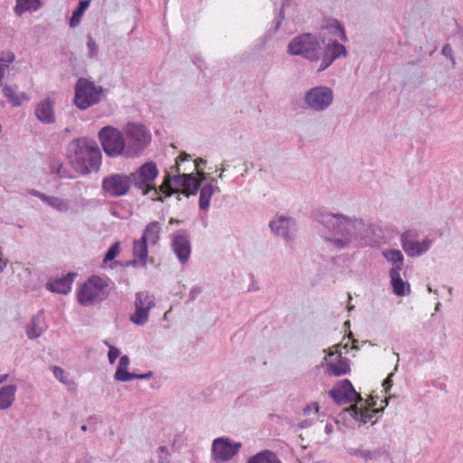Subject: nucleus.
I'll use <instances>...</instances> for the list:
<instances>
[{"label": "nucleus", "mask_w": 463, "mask_h": 463, "mask_svg": "<svg viewBox=\"0 0 463 463\" xmlns=\"http://www.w3.org/2000/svg\"><path fill=\"white\" fill-rule=\"evenodd\" d=\"M129 175L134 187L140 190L144 195L153 192L151 196L153 200L163 201L159 196L160 194H163L165 197L177 194V199L181 200L180 194L188 197L191 194H196L198 192L199 184L195 182L192 175L185 174L174 176L166 174L162 184L156 187L154 181L158 175V169L154 162L143 164Z\"/></svg>", "instance_id": "nucleus-1"}, {"label": "nucleus", "mask_w": 463, "mask_h": 463, "mask_svg": "<svg viewBox=\"0 0 463 463\" xmlns=\"http://www.w3.org/2000/svg\"><path fill=\"white\" fill-rule=\"evenodd\" d=\"M317 220L335 236L328 241L339 250L347 248L354 240H364L368 230L373 231V227L362 219L341 213H320Z\"/></svg>", "instance_id": "nucleus-2"}, {"label": "nucleus", "mask_w": 463, "mask_h": 463, "mask_svg": "<svg viewBox=\"0 0 463 463\" xmlns=\"http://www.w3.org/2000/svg\"><path fill=\"white\" fill-rule=\"evenodd\" d=\"M67 156L73 169L80 175L98 172L101 164V152L93 140L73 139L68 146Z\"/></svg>", "instance_id": "nucleus-3"}, {"label": "nucleus", "mask_w": 463, "mask_h": 463, "mask_svg": "<svg viewBox=\"0 0 463 463\" xmlns=\"http://www.w3.org/2000/svg\"><path fill=\"white\" fill-rule=\"evenodd\" d=\"M151 142V134L142 124L128 122L124 127V158L140 156Z\"/></svg>", "instance_id": "nucleus-4"}, {"label": "nucleus", "mask_w": 463, "mask_h": 463, "mask_svg": "<svg viewBox=\"0 0 463 463\" xmlns=\"http://www.w3.org/2000/svg\"><path fill=\"white\" fill-rule=\"evenodd\" d=\"M109 295L108 279L99 276H92L80 288L78 301L82 306H91L105 300Z\"/></svg>", "instance_id": "nucleus-5"}, {"label": "nucleus", "mask_w": 463, "mask_h": 463, "mask_svg": "<svg viewBox=\"0 0 463 463\" xmlns=\"http://www.w3.org/2000/svg\"><path fill=\"white\" fill-rule=\"evenodd\" d=\"M288 52L299 55L310 61L320 60L321 45L316 35L302 33L294 37L288 45Z\"/></svg>", "instance_id": "nucleus-6"}, {"label": "nucleus", "mask_w": 463, "mask_h": 463, "mask_svg": "<svg viewBox=\"0 0 463 463\" xmlns=\"http://www.w3.org/2000/svg\"><path fill=\"white\" fill-rule=\"evenodd\" d=\"M99 141L106 156L111 158L124 157V129L105 126L98 133Z\"/></svg>", "instance_id": "nucleus-7"}, {"label": "nucleus", "mask_w": 463, "mask_h": 463, "mask_svg": "<svg viewBox=\"0 0 463 463\" xmlns=\"http://www.w3.org/2000/svg\"><path fill=\"white\" fill-rule=\"evenodd\" d=\"M103 91L101 86L95 85L88 79L80 78L75 84L74 104L81 110L87 109L100 101Z\"/></svg>", "instance_id": "nucleus-8"}, {"label": "nucleus", "mask_w": 463, "mask_h": 463, "mask_svg": "<svg viewBox=\"0 0 463 463\" xmlns=\"http://www.w3.org/2000/svg\"><path fill=\"white\" fill-rule=\"evenodd\" d=\"M334 92L327 86H317L308 90L304 96V102L307 108L321 112L327 109L333 103Z\"/></svg>", "instance_id": "nucleus-9"}, {"label": "nucleus", "mask_w": 463, "mask_h": 463, "mask_svg": "<svg viewBox=\"0 0 463 463\" xmlns=\"http://www.w3.org/2000/svg\"><path fill=\"white\" fill-rule=\"evenodd\" d=\"M329 396L337 404H346L350 402H360L363 398L358 393L348 379L338 381L335 385L329 391Z\"/></svg>", "instance_id": "nucleus-10"}, {"label": "nucleus", "mask_w": 463, "mask_h": 463, "mask_svg": "<svg viewBox=\"0 0 463 463\" xmlns=\"http://www.w3.org/2000/svg\"><path fill=\"white\" fill-rule=\"evenodd\" d=\"M241 447L240 442H232L224 437L217 438L212 444L213 459L216 462L228 461L239 452Z\"/></svg>", "instance_id": "nucleus-11"}, {"label": "nucleus", "mask_w": 463, "mask_h": 463, "mask_svg": "<svg viewBox=\"0 0 463 463\" xmlns=\"http://www.w3.org/2000/svg\"><path fill=\"white\" fill-rule=\"evenodd\" d=\"M129 175L112 174L102 180V188L114 197L125 195L132 184Z\"/></svg>", "instance_id": "nucleus-12"}, {"label": "nucleus", "mask_w": 463, "mask_h": 463, "mask_svg": "<svg viewBox=\"0 0 463 463\" xmlns=\"http://www.w3.org/2000/svg\"><path fill=\"white\" fill-rule=\"evenodd\" d=\"M171 249L178 261L182 265L185 264L189 260L192 251L189 232L185 230H180L173 233Z\"/></svg>", "instance_id": "nucleus-13"}, {"label": "nucleus", "mask_w": 463, "mask_h": 463, "mask_svg": "<svg viewBox=\"0 0 463 463\" xmlns=\"http://www.w3.org/2000/svg\"><path fill=\"white\" fill-rule=\"evenodd\" d=\"M135 313L130 321L136 325L143 326L148 320V312L155 307L154 298L147 292H137L135 297Z\"/></svg>", "instance_id": "nucleus-14"}, {"label": "nucleus", "mask_w": 463, "mask_h": 463, "mask_svg": "<svg viewBox=\"0 0 463 463\" xmlns=\"http://www.w3.org/2000/svg\"><path fill=\"white\" fill-rule=\"evenodd\" d=\"M411 232H404L401 237L403 250L410 257H418L426 253L432 245V240L425 238L422 241L411 240Z\"/></svg>", "instance_id": "nucleus-15"}, {"label": "nucleus", "mask_w": 463, "mask_h": 463, "mask_svg": "<svg viewBox=\"0 0 463 463\" xmlns=\"http://www.w3.org/2000/svg\"><path fill=\"white\" fill-rule=\"evenodd\" d=\"M269 226L274 234L280 236L287 241H291L295 237L297 231L295 220L284 216L271 221Z\"/></svg>", "instance_id": "nucleus-16"}, {"label": "nucleus", "mask_w": 463, "mask_h": 463, "mask_svg": "<svg viewBox=\"0 0 463 463\" xmlns=\"http://www.w3.org/2000/svg\"><path fill=\"white\" fill-rule=\"evenodd\" d=\"M345 55L346 50L343 44L336 41L328 43L324 49L321 48L320 59L322 61L319 67L317 68V71L320 72L325 71L333 63L335 59L341 56L345 57Z\"/></svg>", "instance_id": "nucleus-17"}, {"label": "nucleus", "mask_w": 463, "mask_h": 463, "mask_svg": "<svg viewBox=\"0 0 463 463\" xmlns=\"http://www.w3.org/2000/svg\"><path fill=\"white\" fill-rule=\"evenodd\" d=\"M54 106L55 100L51 97L37 103L34 109L36 118L43 124H53L55 122Z\"/></svg>", "instance_id": "nucleus-18"}, {"label": "nucleus", "mask_w": 463, "mask_h": 463, "mask_svg": "<svg viewBox=\"0 0 463 463\" xmlns=\"http://www.w3.org/2000/svg\"><path fill=\"white\" fill-rule=\"evenodd\" d=\"M335 354H337L336 362H334L333 360L327 361L328 373L334 376H341L347 374L350 372L349 360L346 357H343L341 354H338L337 350L335 352L329 351L328 356L332 357Z\"/></svg>", "instance_id": "nucleus-19"}, {"label": "nucleus", "mask_w": 463, "mask_h": 463, "mask_svg": "<svg viewBox=\"0 0 463 463\" xmlns=\"http://www.w3.org/2000/svg\"><path fill=\"white\" fill-rule=\"evenodd\" d=\"M47 329L43 311H39L33 317L31 322L26 326V335L30 339L41 336Z\"/></svg>", "instance_id": "nucleus-20"}, {"label": "nucleus", "mask_w": 463, "mask_h": 463, "mask_svg": "<svg viewBox=\"0 0 463 463\" xmlns=\"http://www.w3.org/2000/svg\"><path fill=\"white\" fill-rule=\"evenodd\" d=\"M73 276V274L69 273L62 278L56 279L52 281H48L46 283V288L52 292L67 294L71 289Z\"/></svg>", "instance_id": "nucleus-21"}, {"label": "nucleus", "mask_w": 463, "mask_h": 463, "mask_svg": "<svg viewBox=\"0 0 463 463\" xmlns=\"http://www.w3.org/2000/svg\"><path fill=\"white\" fill-rule=\"evenodd\" d=\"M147 242L143 239H139L134 241L133 244V254L135 260L128 262L129 265L145 267L147 259Z\"/></svg>", "instance_id": "nucleus-22"}, {"label": "nucleus", "mask_w": 463, "mask_h": 463, "mask_svg": "<svg viewBox=\"0 0 463 463\" xmlns=\"http://www.w3.org/2000/svg\"><path fill=\"white\" fill-rule=\"evenodd\" d=\"M18 86H11L5 84L3 86V95L7 99L13 107H19L23 101L29 100V96L25 92H17Z\"/></svg>", "instance_id": "nucleus-23"}, {"label": "nucleus", "mask_w": 463, "mask_h": 463, "mask_svg": "<svg viewBox=\"0 0 463 463\" xmlns=\"http://www.w3.org/2000/svg\"><path fill=\"white\" fill-rule=\"evenodd\" d=\"M401 271L396 270H389V275L391 278V284L392 287V292L396 296H406L409 295L411 292L410 289V284L408 282H405L401 275Z\"/></svg>", "instance_id": "nucleus-24"}, {"label": "nucleus", "mask_w": 463, "mask_h": 463, "mask_svg": "<svg viewBox=\"0 0 463 463\" xmlns=\"http://www.w3.org/2000/svg\"><path fill=\"white\" fill-rule=\"evenodd\" d=\"M161 231L162 227L159 222L153 221L144 229L141 239L150 245H156L160 240Z\"/></svg>", "instance_id": "nucleus-25"}, {"label": "nucleus", "mask_w": 463, "mask_h": 463, "mask_svg": "<svg viewBox=\"0 0 463 463\" xmlns=\"http://www.w3.org/2000/svg\"><path fill=\"white\" fill-rule=\"evenodd\" d=\"M346 411L356 420H360L363 423H366L369 420H371L373 417L380 411V410L375 409L370 411L368 408H358L357 405L355 404L348 407L346 409Z\"/></svg>", "instance_id": "nucleus-26"}, {"label": "nucleus", "mask_w": 463, "mask_h": 463, "mask_svg": "<svg viewBox=\"0 0 463 463\" xmlns=\"http://www.w3.org/2000/svg\"><path fill=\"white\" fill-rule=\"evenodd\" d=\"M17 386L14 384H9L0 389V410H5L12 406Z\"/></svg>", "instance_id": "nucleus-27"}, {"label": "nucleus", "mask_w": 463, "mask_h": 463, "mask_svg": "<svg viewBox=\"0 0 463 463\" xmlns=\"http://www.w3.org/2000/svg\"><path fill=\"white\" fill-rule=\"evenodd\" d=\"M214 192H220V188L218 186H213L212 184H204L201 187L199 208L202 211H207L209 209L211 198Z\"/></svg>", "instance_id": "nucleus-28"}, {"label": "nucleus", "mask_w": 463, "mask_h": 463, "mask_svg": "<svg viewBox=\"0 0 463 463\" xmlns=\"http://www.w3.org/2000/svg\"><path fill=\"white\" fill-rule=\"evenodd\" d=\"M383 255L387 261L392 264V268L390 270L401 271L403 268L404 258L401 250H389L383 251Z\"/></svg>", "instance_id": "nucleus-29"}, {"label": "nucleus", "mask_w": 463, "mask_h": 463, "mask_svg": "<svg viewBox=\"0 0 463 463\" xmlns=\"http://www.w3.org/2000/svg\"><path fill=\"white\" fill-rule=\"evenodd\" d=\"M350 454L358 458H362L366 461L371 459H377L383 455L389 458V453L383 449H376L374 450H363L358 449H350Z\"/></svg>", "instance_id": "nucleus-30"}, {"label": "nucleus", "mask_w": 463, "mask_h": 463, "mask_svg": "<svg viewBox=\"0 0 463 463\" xmlns=\"http://www.w3.org/2000/svg\"><path fill=\"white\" fill-rule=\"evenodd\" d=\"M247 463H281L278 456L269 450H265L251 457Z\"/></svg>", "instance_id": "nucleus-31"}, {"label": "nucleus", "mask_w": 463, "mask_h": 463, "mask_svg": "<svg viewBox=\"0 0 463 463\" xmlns=\"http://www.w3.org/2000/svg\"><path fill=\"white\" fill-rule=\"evenodd\" d=\"M90 0L80 1L77 8L73 11L72 15L71 17V20H70L71 27H76L80 24V19L84 14V12L90 6Z\"/></svg>", "instance_id": "nucleus-32"}, {"label": "nucleus", "mask_w": 463, "mask_h": 463, "mask_svg": "<svg viewBox=\"0 0 463 463\" xmlns=\"http://www.w3.org/2000/svg\"><path fill=\"white\" fill-rule=\"evenodd\" d=\"M44 203L61 213H66L70 209L69 201L60 197L47 195Z\"/></svg>", "instance_id": "nucleus-33"}, {"label": "nucleus", "mask_w": 463, "mask_h": 463, "mask_svg": "<svg viewBox=\"0 0 463 463\" xmlns=\"http://www.w3.org/2000/svg\"><path fill=\"white\" fill-rule=\"evenodd\" d=\"M130 360L128 355H122L119 358V362L117 367V370L114 374V379L118 382H123L125 380L126 374H128V367L129 365Z\"/></svg>", "instance_id": "nucleus-34"}, {"label": "nucleus", "mask_w": 463, "mask_h": 463, "mask_svg": "<svg viewBox=\"0 0 463 463\" xmlns=\"http://www.w3.org/2000/svg\"><path fill=\"white\" fill-rule=\"evenodd\" d=\"M15 55L13 52H3L0 54V77H5L10 65L14 61Z\"/></svg>", "instance_id": "nucleus-35"}, {"label": "nucleus", "mask_w": 463, "mask_h": 463, "mask_svg": "<svg viewBox=\"0 0 463 463\" xmlns=\"http://www.w3.org/2000/svg\"><path fill=\"white\" fill-rule=\"evenodd\" d=\"M53 374L57 380L63 383H69L70 378L69 373L65 372L62 368L59 366H53L52 368Z\"/></svg>", "instance_id": "nucleus-36"}, {"label": "nucleus", "mask_w": 463, "mask_h": 463, "mask_svg": "<svg viewBox=\"0 0 463 463\" xmlns=\"http://www.w3.org/2000/svg\"><path fill=\"white\" fill-rule=\"evenodd\" d=\"M118 253H119V242H115L107 250L103 261L108 262V261L114 260Z\"/></svg>", "instance_id": "nucleus-37"}, {"label": "nucleus", "mask_w": 463, "mask_h": 463, "mask_svg": "<svg viewBox=\"0 0 463 463\" xmlns=\"http://www.w3.org/2000/svg\"><path fill=\"white\" fill-rule=\"evenodd\" d=\"M158 463H170L171 455L165 446H160L157 449Z\"/></svg>", "instance_id": "nucleus-38"}, {"label": "nucleus", "mask_w": 463, "mask_h": 463, "mask_svg": "<svg viewBox=\"0 0 463 463\" xmlns=\"http://www.w3.org/2000/svg\"><path fill=\"white\" fill-rule=\"evenodd\" d=\"M51 171L55 173L61 178H71L69 170L65 168L62 164H59L57 167L52 165Z\"/></svg>", "instance_id": "nucleus-39"}, {"label": "nucleus", "mask_w": 463, "mask_h": 463, "mask_svg": "<svg viewBox=\"0 0 463 463\" xmlns=\"http://www.w3.org/2000/svg\"><path fill=\"white\" fill-rule=\"evenodd\" d=\"M87 47H88V57L89 58H94L98 55L99 49L98 45L92 39L90 35L88 36V42H87Z\"/></svg>", "instance_id": "nucleus-40"}, {"label": "nucleus", "mask_w": 463, "mask_h": 463, "mask_svg": "<svg viewBox=\"0 0 463 463\" xmlns=\"http://www.w3.org/2000/svg\"><path fill=\"white\" fill-rule=\"evenodd\" d=\"M153 373L147 372L146 373H129L128 374H126L125 380L123 382H129L134 379H141V380H148L152 378Z\"/></svg>", "instance_id": "nucleus-41"}, {"label": "nucleus", "mask_w": 463, "mask_h": 463, "mask_svg": "<svg viewBox=\"0 0 463 463\" xmlns=\"http://www.w3.org/2000/svg\"><path fill=\"white\" fill-rule=\"evenodd\" d=\"M120 351L118 348L115 346H109V350L108 353V359L109 364H113L116 359L119 356Z\"/></svg>", "instance_id": "nucleus-42"}, {"label": "nucleus", "mask_w": 463, "mask_h": 463, "mask_svg": "<svg viewBox=\"0 0 463 463\" xmlns=\"http://www.w3.org/2000/svg\"><path fill=\"white\" fill-rule=\"evenodd\" d=\"M318 411H319V406L317 402H312V403H309L307 404L304 410H303V413L305 415H309L312 411L317 414L318 413Z\"/></svg>", "instance_id": "nucleus-43"}, {"label": "nucleus", "mask_w": 463, "mask_h": 463, "mask_svg": "<svg viewBox=\"0 0 463 463\" xmlns=\"http://www.w3.org/2000/svg\"><path fill=\"white\" fill-rule=\"evenodd\" d=\"M202 292L203 288L201 287H194L189 292L188 301H194Z\"/></svg>", "instance_id": "nucleus-44"}, {"label": "nucleus", "mask_w": 463, "mask_h": 463, "mask_svg": "<svg viewBox=\"0 0 463 463\" xmlns=\"http://www.w3.org/2000/svg\"><path fill=\"white\" fill-rule=\"evenodd\" d=\"M283 19H284V10H283V6H282L280 11H279V16L277 18H275L274 32H277L279 29L280 24H281Z\"/></svg>", "instance_id": "nucleus-45"}, {"label": "nucleus", "mask_w": 463, "mask_h": 463, "mask_svg": "<svg viewBox=\"0 0 463 463\" xmlns=\"http://www.w3.org/2000/svg\"><path fill=\"white\" fill-rule=\"evenodd\" d=\"M313 423H314V420L312 419H307V420L300 421L298 424V429H306V428L310 427Z\"/></svg>", "instance_id": "nucleus-46"}, {"label": "nucleus", "mask_w": 463, "mask_h": 463, "mask_svg": "<svg viewBox=\"0 0 463 463\" xmlns=\"http://www.w3.org/2000/svg\"><path fill=\"white\" fill-rule=\"evenodd\" d=\"M392 375H393V373H390L389 376L383 381V386L384 387L386 392L392 387Z\"/></svg>", "instance_id": "nucleus-47"}, {"label": "nucleus", "mask_w": 463, "mask_h": 463, "mask_svg": "<svg viewBox=\"0 0 463 463\" xmlns=\"http://www.w3.org/2000/svg\"><path fill=\"white\" fill-rule=\"evenodd\" d=\"M30 194L35 197H38L39 199H41L43 202L45 201L47 195L40 191H37V190H31L30 191Z\"/></svg>", "instance_id": "nucleus-48"}, {"label": "nucleus", "mask_w": 463, "mask_h": 463, "mask_svg": "<svg viewBox=\"0 0 463 463\" xmlns=\"http://www.w3.org/2000/svg\"><path fill=\"white\" fill-rule=\"evenodd\" d=\"M30 194L35 197H38L39 199H41L43 202L45 201L47 195L40 191H37V190H31L30 191Z\"/></svg>", "instance_id": "nucleus-49"}, {"label": "nucleus", "mask_w": 463, "mask_h": 463, "mask_svg": "<svg viewBox=\"0 0 463 463\" xmlns=\"http://www.w3.org/2000/svg\"><path fill=\"white\" fill-rule=\"evenodd\" d=\"M191 175L193 176H194L193 174H191ZM198 175H199V178H200L199 180H197L195 177H194V178L195 182L197 184H199V187H198V190H199L200 187H201L202 182L206 179V175H205V173L200 172V173H198Z\"/></svg>", "instance_id": "nucleus-50"}, {"label": "nucleus", "mask_w": 463, "mask_h": 463, "mask_svg": "<svg viewBox=\"0 0 463 463\" xmlns=\"http://www.w3.org/2000/svg\"><path fill=\"white\" fill-rule=\"evenodd\" d=\"M442 54L445 55V56H449L451 54L452 52V50H451V47L449 46V44H446L443 46L442 48V51H441Z\"/></svg>", "instance_id": "nucleus-51"}, {"label": "nucleus", "mask_w": 463, "mask_h": 463, "mask_svg": "<svg viewBox=\"0 0 463 463\" xmlns=\"http://www.w3.org/2000/svg\"><path fill=\"white\" fill-rule=\"evenodd\" d=\"M206 161L203 158H198L194 160V165L196 167H199L201 165H205Z\"/></svg>", "instance_id": "nucleus-52"}, {"label": "nucleus", "mask_w": 463, "mask_h": 463, "mask_svg": "<svg viewBox=\"0 0 463 463\" xmlns=\"http://www.w3.org/2000/svg\"><path fill=\"white\" fill-rule=\"evenodd\" d=\"M8 377H9V374H2V375H0V383H2L5 381H6Z\"/></svg>", "instance_id": "nucleus-53"}, {"label": "nucleus", "mask_w": 463, "mask_h": 463, "mask_svg": "<svg viewBox=\"0 0 463 463\" xmlns=\"http://www.w3.org/2000/svg\"><path fill=\"white\" fill-rule=\"evenodd\" d=\"M179 222H180V221H179V220H176V219H174V218H171V219L169 220V224H177V223H179Z\"/></svg>", "instance_id": "nucleus-54"}, {"label": "nucleus", "mask_w": 463, "mask_h": 463, "mask_svg": "<svg viewBox=\"0 0 463 463\" xmlns=\"http://www.w3.org/2000/svg\"><path fill=\"white\" fill-rule=\"evenodd\" d=\"M188 157H189V156H188V155L184 154V155L180 156L178 158H179L181 161H184V160H187V159H188Z\"/></svg>", "instance_id": "nucleus-55"}, {"label": "nucleus", "mask_w": 463, "mask_h": 463, "mask_svg": "<svg viewBox=\"0 0 463 463\" xmlns=\"http://www.w3.org/2000/svg\"><path fill=\"white\" fill-rule=\"evenodd\" d=\"M331 430H332V426H331V425H326V432H330V431H331Z\"/></svg>", "instance_id": "nucleus-56"}, {"label": "nucleus", "mask_w": 463, "mask_h": 463, "mask_svg": "<svg viewBox=\"0 0 463 463\" xmlns=\"http://www.w3.org/2000/svg\"><path fill=\"white\" fill-rule=\"evenodd\" d=\"M439 307H440V303H438L435 307V311L438 312L439 311Z\"/></svg>", "instance_id": "nucleus-57"}, {"label": "nucleus", "mask_w": 463, "mask_h": 463, "mask_svg": "<svg viewBox=\"0 0 463 463\" xmlns=\"http://www.w3.org/2000/svg\"><path fill=\"white\" fill-rule=\"evenodd\" d=\"M103 343L109 348V346H112L108 340H104Z\"/></svg>", "instance_id": "nucleus-58"}, {"label": "nucleus", "mask_w": 463, "mask_h": 463, "mask_svg": "<svg viewBox=\"0 0 463 463\" xmlns=\"http://www.w3.org/2000/svg\"><path fill=\"white\" fill-rule=\"evenodd\" d=\"M80 429H81V430H82V431H86V430H87V425H85V424H84V425H82V426L80 427Z\"/></svg>", "instance_id": "nucleus-59"}, {"label": "nucleus", "mask_w": 463, "mask_h": 463, "mask_svg": "<svg viewBox=\"0 0 463 463\" xmlns=\"http://www.w3.org/2000/svg\"><path fill=\"white\" fill-rule=\"evenodd\" d=\"M4 78L5 77H0V89H2V90H3V86H4L3 83H2V80H3Z\"/></svg>", "instance_id": "nucleus-60"}, {"label": "nucleus", "mask_w": 463, "mask_h": 463, "mask_svg": "<svg viewBox=\"0 0 463 463\" xmlns=\"http://www.w3.org/2000/svg\"><path fill=\"white\" fill-rule=\"evenodd\" d=\"M428 290H429V292H434L430 286H428Z\"/></svg>", "instance_id": "nucleus-61"}, {"label": "nucleus", "mask_w": 463, "mask_h": 463, "mask_svg": "<svg viewBox=\"0 0 463 463\" xmlns=\"http://www.w3.org/2000/svg\"><path fill=\"white\" fill-rule=\"evenodd\" d=\"M224 171H226V168H225V167H222V172H224Z\"/></svg>", "instance_id": "nucleus-62"}, {"label": "nucleus", "mask_w": 463, "mask_h": 463, "mask_svg": "<svg viewBox=\"0 0 463 463\" xmlns=\"http://www.w3.org/2000/svg\"><path fill=\"white\" fill-rule=\"evenodd\" d=\"M222 173H223V172H222V173L220 174V175H219V177H220V178H222Z\"/></svg>", "instance_id": "nucleus-63"}, {"label": "nucleus", "mask_w": 463, "mask_h": 463, "mask_svg": "<svg viewBox=\"0 0 463 463\" xmlns=\"http://www.w3.org/2000/svg\"><path fill=\"white\" fill-rule=\"evenodd\" d=\"M216 182L215 178H212V183Z\"/></svg>", "instance_id": "nucleus-64"}]
</instances>
